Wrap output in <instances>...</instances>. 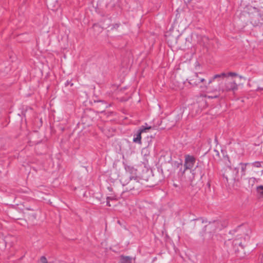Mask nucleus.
<instances>
[{
    "label": "nucleus",
    "mask_w": 263,
    "mask_h": 263,
    "mask_svg": "<svg viewBox=\"0 0 263 263\" xmlns=\"http://www.w3.org/2000/svg\"><path fill=\"white\" fill-rule=\"evenodd\" d=\"M253 165L256 167H259L261 166V164L259 162H255L253 163Z\"/></svg>",
    "instance_id": "16"
},
{
    "label": "nucleus",
    "mask_w": 263,
    "mask_h": 263,
    "mask_svg": "<svg viewBox=\"0 0 263 263\" xmlns=\"http://www.w3.org/2000/svg\"><path fill=\"white\" fill-rule=\"evenodd\" d=\"M199 81H200V84L201 83V85L206 84V81L203 78L200 77V79L199 80Z\"/></svg>",
    "instance_id": "14"
},
{
    "label": "nucleus",
    "mask_w": 263,
    "mask_h": 263,
    "mask_svg": "<svg viewBox=\"0 0 263 263\" xmlns=\"http://www.w3.org/2000/svg\"><path fill=\"white\" fill-rule=\"evenodd\" d=\"M239 77L240 78V79H242L243 78V77L241 76H239Z\"/></svg>",
    "instance_id": "23"
},
{
    "label": "nucleus",
    "mask_w": 263,
    "mask_h": 263,
    "mask_svg": "<svg viewBox=\"0 0 263 263\" xmlns=\"http://www.w3.org/2000/svg\"><path fill=\"white\" fill-rule=\"evenodd\" d=\"M220 75H221V78L228 77V73L222 72V73H220Z\"/></svg>",
    "instance_id": "17"
},
{
    "label": "nucleus",
    "mask_w": 263,
    "mask_h": 263,
    "mask_svg": "<svg viewBox=\"0 0 263 263\" xmlns=\"http://www.w3.org/2000/svg\"><path fill=\"white\" fill-rule=\"evenodd\" d=\"M257 191L261 194L263 195V186H260L257 187Z\"/></svg>",
    "instance_id": "15"
},
{
    "label": "nucleus",
    "mask_w": 263,
    "mask_h": 263,
    "mask_svg": "<svg viewBox=\"0 0 263 263\" xmlns=\"http://www.w3.org/2000/svg\"><path fill=\"white\" fill-rule=\"evenodd\" d=\"M238 88V86L237 84L235 82V81H233L231 82H227L224 83V85L223 87L222 88H220V87L218 89H216L214 91H212V92L214 91H221L222 92L224 91H236Z\"/></svg>",
    "instance_id": "2"
},
{
    "label": "nucleus",
    "mask_w": 263,
    "mask_h": 263,
    "mask_svg": "<svg viewBox=\"0 0 263 263\" xmlns=\"http://www.w3.org/2000/svg\"><path fill=\"white\" fill-rule=\"evenodd\" d=\"M119 263H132V258L128 256H121V260Z\"/></svg>",
    "instance_id": "8"
},
{
    "label": "nucleus",
    "mask_w": 263,
    "mask_h": 263,
    "mask_svg": "<svg viewBox=\"0 0 263 263\" xmlns=\"http://www.w3.org/2000/svg\"><path fill=\"white\" fill-rule=\"evenodd\" d=\"M249 230L244 227L240 226L238 227L236 229L231 231V234L235 238L232 240H228L227 242V244L228 245L231 244L233 250L235 252H239L242 251L246 245V242L249 239Z\"/></svg>",
    "instance_id": "1"
},
{
    "label": "nucleus",
    "mask_w": 263,
    "mask_h": 263,
    "mask_svg": "<svg viewBox=\"0 0 263 263\" xmlns=\"http://www.w3.org/2000/svg\"><path fill=\"white\" fill-rule=\"evenodd\" d=\"M128 177L130 179V181L129 182V183L130 184H133L132 179L134 178V176H129Z\"/></svg>",
    "instance_id": "19"
},
{
    "label": "nucleus",
    "mask_w": 263,
    "mask_h": 263,
    "mask_svg": "<svg viewBox=\"0 0 263 263\" xmlns=\"http://www.w3.org/2000/svg\"><path fill=\"white\" fill-rule=\"evenodd\" d=\"M41 263H48L46 258L45 256H42L40 259Z\"/></svg>",
    "instance_id": "12"
},
{
    "label": "nucleus",
    "mask_w": 263,
    "mask_h": 263,
    "mask_svg": "<svg viewBox=\"0 0 263 263\" xmlns=\"http://www.w3.org/2000/svg\"><path fill=\"white\" fill-rule=\"evenodd\" d=\"M151 126H148L147 123L145 124V125L141 126L138 132L134 135L133 141L135 143L139 144L141 143V134L144 132H146L148 129H151Z\"/></svg>",
    "instance_id": "3"
},
{
    "label": "nucleus",
    "mask_w": 263,
    "mask_h": 263,
    "mask_svg": "<svg viewBox=\"0 0 263 263\" xmlns=\"http://www.w3.org/2000/svg\"><path fill=\"white\" fill-rule=\"evenodd\" d=\"M232 171V168L229 166L227 167L225 170V172L223 174V176L227 182L229 179L234 180L235 179L236 176L231 174Z\"/></svg>",
    "instance_id": "6"
},
{
    "label": "nucleus",
    "mask_w": 263,
    "mask_h": 263,
    "mask_svg": "<svg viewBox=\"0 0 263 263\" xmlns=\"http://www.w3.org/2000/svg\"><path fill=\"white\" fill-rule=\"evenodd\" d=\"M240 165H241V170L242 175H245L246 170L247 164L240 163Z\"/></svg>",
    "instance_id": "11"
},
{
    "label": "nucleus",
    "mask_w": 263,
    "mask_h": 263,
    "mask_svg": "<svg viewBox=\"0 0 263 263\" xmlns=\"http://www.w3.org/2000/svg\"><path fill=\"white\" fill-rule=\"evenodd\" d=\"M194 170H192L191 171V173H192V174H193V177H194Z\"/></svg>",
    "instance_id": "20"
},
{
    "label": "nucleus",
    "mask_w": 263,
    "mask_h": 263,
    "mask_svg": "<svg viewBox=\"0 0 263 263\" xmlns=\"http://www.w3.org/2000/svg\"><path fill=\"white\" fill-rule=\"evenodd\" d=\"M195 163V158L194 157L190 155L185 156L184 164V170L183 171L182 173L184 174L185 171L186 170H191L194 166Z\"/></svg>",
    "instance_id": "4"
},
{
    "label": "nucleus",
    "mask_w": 263,
    "mask_h": 263,
    "mask_svg": "<svg viewBox=\"0 0 263 263\" xmlns=\"http://www.w3.org/2000/svg\"><path fill=\"white\" fill-rule=\"evenodd\" d=\"M219 96V94L215 95V96H208V95H200V96L198 97V99H202V100L204 98H208L209 99H215V98H218Z\"/></svg>",
    "instance_id": "9"
},
{
    "label": "nucleus",
    "mask_w": 263,
    "mask_h": 263,
    "mask_svg": "<svg viewBox=\"0 0 263 263\" xmlns=\"http://www.w3.org/2000/svg\"><path fill=\"white\" fill-rule=\"evenodd\" d=\"M107 205L108 206H110V204L109 202L108 201H107Z\"/></svg>",
    "instance_id": "22"
},
{
    "label": "nucleus",
    "mask_w": 263,
    "mask_h": 263,
    "mask_svg": "<svg viewBox=\"0 0 263 263\" xmlns=\"http://www.w3.org/2000/svg\"><path fill=\"white\" fill-rule=\"evenodd\" d=\"M234 170L236 171V173H238V170L237 168H234Z\"/></svg>",
    "instance_id": "21"
},
{
    "label": "nucleus",
    "mask_w": 263,
    "mask_h": 263,
    "mask_svg": "<svg viewBox=\"0 0 263 263\" xmlns=\"http://www.w3.org/2000/svg\"><path fill=\"white\" fill-rule=\"evenodd\" d=\"M215 80V79H214V76L210 78L208 82H206V84L200 85L199 86V88L201 89L202 91H206L208 90L210 85Z\"/></svg>",
    "instance_id": "7"
},
{
    "label": "nucleus",
    "mask_w": 263,
    "mask_h": 263,
    "mask_svg": "<svg viewBox=\"0 0 263 263\" xmlns=\"http://www.w3.org/2000/svg\"><path fill=\"white\" fill-rule=\"evenodd\" d=\"M221 78L220 73L216 74L214 76V79H218V78Z\"/></svg>",
    "instance_id": "18"
},
{
    "label": "nucleus",
    "mask_w": 263,
    "mask_h": 263,
    "mask_svg": "<svg viewBox=\"0 0 263 263\" xmlns=\"http://www.w3.org/2000/svg\"><path fill=\"white\" fill-rule=\"evenodd\" d=\"M262 20H263V15H262Z\"/></svg>",
    "instance_id": "25"
},
{
    "label": "nucleus",
    "mask_w": 263,
    "mask_h": 263,
    "mask_svg": "<svg viewBox=\"0 0 263 263\" xmlns=\"http://www.w3.org/2000/svg\"><path fill=\"white\" fill-rule=\"evenodd\" d=\"M134 189V187L130 188V189H129V190H132V189Z\"/></svg>",
    "instance_id": "24"
},
{
    "label": "nucleus",
    "mask_w": 263,
    "mask_h": 263,
    "mask_svg": "<svg viewBox=\"0 0 263 263\" xmlns=\"http://www.w3.org/2000/svg\"><path fill=\"white\" fill-rule=\"evenodd\" d=\"M228 77H236L238 76V74L236 72H230L228 73Z\"/></svg>",
    "instance_id": "13"
},
{
    "label": "nucleus",
    "mask_w": 263,
    "mask_h": 263,
    "mask_svg": "<svg viewBox=\"0 0 263 263\" xmlns=\"http://www.w3.org/2000/svg\"><path fill=\"white\" fill-rule=\"evenodd\" d=\"M127 172H129L133 175H136L137 170L133 167L127 166L125 168Z\"/></svg>",
    "instance_id": "10"
},
{
    "label": "nucleus",
    "mask_w": 263,
    "mask_h": 263,
    "mask_svg": "<svg viewBox=\"0 0 263 263\" xmlns=\"http://www.w3.org/2000/svg\"><path fill=\"white\" fill-rule=\"evenodd\" d=\"M199 74H201V73H195L190 78L189 83L190 85L193 86H197L199 85V80L200 79V77L199 76Z\"/></svg>",
    "instance_id": "5"
}]
</instances>
